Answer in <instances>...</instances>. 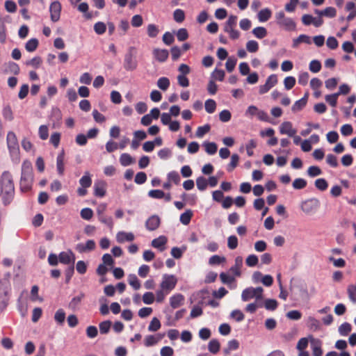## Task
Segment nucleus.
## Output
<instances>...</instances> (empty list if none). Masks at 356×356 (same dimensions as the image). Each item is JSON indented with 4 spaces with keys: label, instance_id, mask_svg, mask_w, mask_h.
<instances>
[{
    "label": "nucleus",
    "instance_id": "f257e3e1",
    "mask_svg": "<svg viewBox=\"0 0 356 356\" xmlns=\"http://www.w3.org/2000/svg\"><path fill=\"white\" fill-rule=\"evenodd\" d=\"M14 195V184L10 172L2 173L0 179V196H2L4 204H8Z\"/></svg>",
    "mask_w": 356,
    "mask_h": 356
},
{
    "label": "nucleus",
    "instance_id": "f03ea898",
    "mask_svg": "<svg viewBox=\"0 0 356 356\" xmlns=\"http://www.w3.org/2000/svg\"><path fill=\"white\" fill-rule=\"evenodd\" d=\"M177 278L174 275L164 274L160 283V289L156 293V301L162 302L166 296L176 286Z\"/></svg>",
    "mask_w": 356,
    "mask_h": 356
},
{
    "label": "nucleus",
    "instance_id": "7ed1b4c3",
    "mask_svg": "<svg viewBox=\"0 0 356 356\" xmlns=\"http://www.w3.org/2000/svg\"><path fill=\"white\" fill-rule=\"evenodd\" d=\"M264 289L262 287H248L245 289L241 293V299L244 302H248L254 298L256 300L263 298Z\"/></svg>",
    "mask_w": 356,
    "mask_h": 356
},
{
    "label": "nucleus",
    "instance_id": "20e7f679",
    "mask_svg": "<svg viewBox=\"0 0 356 356\" xmlns=\"http://www.w3.org/2000/svg\"><path fill=\"white\" fill-rule=\"evenodd\" d=\"M80 187L77 189V194L83 197L87 195V188L92 184V178L89 172H85L83 176L79 179Z\"/></svg>",
    "mask_w": 356,
    "mask_h": 356
},
{
    "label": "nucleus",
    "instance_id": "39448f33",
    "mask_svg": "<svg viewBox=\"0 0 356 356\" xmlns=\"http://www.w3.org/2000/svg\"><path fill=\"white\" fill-rule=\"evenodd\" d=\"M319 207V202L316 199H309L303 201L300 204V209L307 215L316 212Z\"/></svg>",
    "mask_w": 356,
    "mask_h": 356
},
{
    "label": "nucleus",
    "instance_id": "423d86ee",
    "mask_svg": "<svg viewBox=\"0 0 356 356\" xmlns=\"http://www.w3.org/2000/svg\"><path fill=\"white\" fill-rule=\"evenodd\" d=\"M278 79L276 74L270 75L265 84L261 85L259 88V92L261 95L268 92L277 83Z\"/></svg>",
    "mask_w": 356,
    "mask_h": 356
},
{
    "label": "nucleus",
    "instance_id": "0eeeda50",
    "mask_svg": "<svg viewBox=\"0 0 356 356\" xmlns=\"http://www.w3.org/2000/svg\"><path fill=\"white\" fill-rule=\"evenodd\" d=\"M280 133L282 135H287L288 136H294L296 134L297 130L293 128L292 122L285 121L281 123L279 127Z\"/></svg>",
    "mask_w": 356,
    "mask_h": 356
},
{
    "label": "nucleus",
    "instance_id": "6e6552de",
    "mask_svg": "<svg viewBox=\"0 0 356 356\" xmlns=\"http://www.w3.org/2000/svg\"><path fill=\"white\" fill-rule=\"evenodd\" d=\"M49 12L51 21L56 22L59 20L61 12V4L59 1L52 2L49 7Z\"/></svg>",
    "mask_w": 356,
    "mask_h": 356
},
{
    "label": "nucleus",
    "instance_id": "1a4fd4ad",
    "mask_svg": "<svg viewBox=\"0 0 356 356\" xmlns=\"http://www.w3.org/2000/svg\"><path fill=\"white\" fill-rule=\"evenodd\" d=\"M33 177V175H22L20 180V188L22 192H28L32 186Z\"/></svg>",
    "mask_w": 356,
    "mask_h": 356
},
{
    "label": "nucleus",
    "instance_id": "9d476101",
    "mask_svg": "<svg viewBox=\"0 0 356 356\" xmlns=\"http://www.w3.org/2000/svg\"><path fill=\"white\" fill-rule=\"evenodd\" d=\"M94 195L99 197H103L106 195V183L102 180H97L95 182Z\"/></svg>",
    "mask_w": 356,
    "mask_h": 356
},
{
    "label": "nucleus",
    "instance_id": "9b49d317",
    "mask_svg": "<svg viewBox=\"0 0 356 356\" xmlns=\"http://www.w3.org/2000/svg\"><path fill=\"white\" fill-rule=\"evenodd\" d=\"M59 261L63 264H73L75 261V256L74 253L69 250L62 252L58 255Z\"/></svg>",
    "mask_w": 356,
    "mask_h": 356
},
{
    "label": "nucleus",
    "instance_id": "f8f14e48",
    "mask_svg": "<svg viewBox=\"0 0 356 356\" xmlns=\"http://www.w3.org/2000/svg\"><path fill=\"white\" fill-rule=\"evenodd\" d=\"M7 145L9 150L16 152L18 149V141L15 134L13 131H9L7 134Z\"/></svg>",
    "mask_w": 356,
    "mask_h": 356
},
{
    "label": "nucleus",
    "instance_id": "ddd939ff",
    "mask_svg": "<svg viewBox=\"0 0 356 356\" xmlns=\"http://www.w3.org/2000/svg\"><path fill=\"white\" fill-rule=\"evenodd\" d=\"M311 348L312 350L313 356H322V342L318 339L310 338Z\"/></svg>",
    "mask_w": 356,
    "mask_h": 356
},
{
    "label": "nucleus",
    "instance_id": "4468645a",
    "mask_svg": "<svg viewBox=\"0 0 356 356\" xmlns=\"http://www.w3.org/2000/svg\"><path fill=\"white\" fill-rule=\"evenodd\" d=\"M164 337V334L147 335L144 339V344L147 347L152 346L158 343Z\"/></svg>",
    "mask_w": 356,
    "mask_h": 356
},
{
    "label": "nucleus",
    "instance_id": "2eb2a0df",
    "mask_svg": "<svg viewBox=\"0 0 356 356\" xmlns=\"http://www.w3.org/2000/svg\"><path fill=\"white\" fill-rule=\"evenodd\" d=\"M137 67V61L131 53L125 56L124 67L129 71L134 70Z\"/></svg>",
    "mask_w": 356,
    "mask_h": 356
},
{
    "label": "nucleus",
    "instance_id": "dca6fc26",
    "mask_svg": "<svg viewBox=\"0 0 356 356\" xmlns=\"http://www.w3.org/2000/svg\"><path fill=\"white\" fill-rule=\"evenodd\" d=\"M95 242L93 240H88L86 243H79L76 246V250L80 252H87L93 250L95 248Z\"/></svg>",
    "mask_w": 356,
    "mask_h": 356
},
{
    "label": "nucleus",
    "instance_id": "f3484780",
    "mask_svg": "<svg viewBox=\"0 0 356 356\" xmlns=\"http://www.w3.org/2000/svg\"><path fill=\"white\" fill-rule=\"evenodd\" d=\"M243 261V257L241 256H237L234 259V266H232L229 269V271L236 277H240L241 275Z\"/></svg>",
    "mask_w": 356,
    "mask_h": 356
},
{
    "label": "nucleus",
    "instance_id": "a211bd4d",
    "mask_svg": "<svg viewBox=\"0 0 356 356\" xmlns=\"http://www.w3.org/2000/svg\"><path fill=\"white\" fill-rule=\"evenodd\" d=\"M134 238L135 236L131 232L121 231L118 232L116 234V241L120 243H122L127 241H132L134 240Z\"/></svg>",
    "mask_w": 356,
    "mask_h": 356
},
{
    "label": "nucleus",
    "instance_id": "6ab92c4d",
    "mask_svg": "<svg viewBox=\"0 0 356 356\" xmlns=\"http://www.w3.org/2000/svg\"><path fill=\"white\" fill-rule=\"evenodd\" d=\"M308 100V94H305V96L300 99L296 101L291 107V111L293 113H297L302 111L307 105Z\"/></svg>",
    "mask_w": 356,
    "mask_h": 356
},
{
    "label": "nucleus",
    "instance_id": "aec40b11",
    "mask_svg": "<svg viewBox=\"0 0 356 356\" xmlns=\"http://www.w3.org/2000/svg\"><path fill=\"white\" fill-rule=\"evenodd\" d=\"M184 297L180 293L173 295L170 298V305L173 309L178 308L184 304Z\"/></svg>",
    "mask_w": 356,
    "mask_h": 356
},
{
    "label": "nucleus",
    "instance_id": "412c9836",
    "mask_svg": "<svg viewBox=\"0 0 356 356\" xmlns=\"http://www.w3.org/2000/svg\"><path fill=\"white\" fill-rule=\"evenodd\" d=\"M167 241L168 239L165 236H160L152 241V246L162 252L165 250V245L167 243Z\"/></svg>",
    "mask_w": 356,
    "mask_h": 356
},
{
    "label": "nucleus",
    "instance_id": "4be33fe9",
    "mask_svg": "<svg viewBox=\"0 0 356 356\" xmlns=\"http://www.w3.org/2000/svg\"><path fill=\"white\" fill-rule=\"evenodd\" d=\"M65 152L64 151H61L60 153L58 154L56 159V168L58 173L59 175L62 176L64 174L65 171Z\"/></svg>",
    "mask_w": 356,
    "mask_h": 356
},
{
    "label": "nucleus",
    "instance_id": "5701e85b",
    "mask_svg": "<svg viewBox=\"0 0 356 356\" xmlns=\"http://www.w3.org/2000/svg\"><path fill=\"white\" fill-rule=\"evenodd\" d=\"M160 225V218L157 216H152L149 218L146 222V227L148 230L153 231L156 229Z\"/></svg>",
    "mask_w": 356,
    "mask_h": 356
},
{
    "label": "nucleus",
    "instance_id": "b1692460",
    "mask_svg": "<svg viewBox=\"0 0 356 356\" xmlns=\"http://www.w3.org/2000/svg\"><path fill=\"white\" fill-rule=\"evenodd\" d=\"M301 43L310 44L312 43V39L307 35L301 34L297 38L293 40L292 46L293 48H297Z\"/></svg>",
    "mask_w": 356,
    "mask_h": 356
},
{
    "label": "nucleus",
    "instance_id": "393cba45",
    "mask_svg": "<svg viewBox=\"0 0 356 356\" xmlns=\"http://www.w3.org/2000/svg\"><path fill=\"white\" fill-rule=\"evenodd\" d=\"M154 58L159 62H164L168 58V51L166 49H155L153 51Z\"/></svg>",
    "mask_w": 356,
    "mask_h": 356
},
{
    "label": "nucleus",
    "instance_id": "a878e982",
    "mask_svg": "<svg viewBox=\"0 0 356 356\" xmlns=\"http://www.w3.org/2000/svg\"><path fill=\"white\" fill-rule=\"evenodd\" d=\"M223 29L232 40H237L241 35L240 32L236 29V26H224Z\"/></svg>",
    "mask_w": 356,
    "mask_h": 356
},
{
    "label": "nucleus",
    "instance_id": "bb28decb",
    "mask_svg": "<svg viewBox=\"0 0 356 356\" xmlns=\"http://www.w3.org/2000/svg\"><path fill=\"white\" fill-rule=\"evenodd\" d=\"M280 26L287 31H293L296 27V22L290 17H286L282 22H280Z\"/></svg>",
    "mask_w": 356,
    "mask_h": 356
},
{
    "label": "nucleus",
    "instance_id": "cd10ccee",
    "mask_svg": "<svg viewBox=\"0 0 356 356\" xmlns=\"http://www.w3.org/2000/svg\"><path fill=\"white\" fill-rule=\"evenodd\" d=\"M271 10L269 8H264L259 12L258 19L260 22H265L271 17Z\"/></svg>",
    "mask_w": 356,
    "mask_h": 356
},
{
    "label": "nucleus",
    "instance_id": "c85d7f7f",
    "mask_svg": "<svg viewBox=\"0 0 356 356\" xmlns=\"http://www.w3.org/2000/svg\"><path fill=\"white\" fill-rule=\"evenodd\" d=\"M120 163L122 166H128L134 163V159L128 153H123L120 156Z\"/></svg>",
    "mask_w": 356,
    "mask_h": 356
},
{
    "label": "nucleus",
    "instance_id": "c756f323",
    "mask_svg": "<svg viewBox=\"0 0 356 356\" xmlns=\"http://www.w3.org/2000/svg\"><path fill=\"white\" fill-rule=\"evenodd\" d=\"M202 145L208 154L213 155L217 152V145L213 142L205 141L203 143Z\"/></svg>",
    "mask_w": 356,
    "mask_h": 356
},
{
    "label": "nucleus",
    "instance_id": "7c9ffc66",
    "mask_svg": "<svg viewBox=\"0 0 356 356\" xmlns=\"http://www.w3.org/2000/svg\"><path fill=\"white\" fill-rule=\"evenodd\" d=\"M193 216V213L191 209H187L184 213L180 216V222L184 225H188Z\"/></svg>",
    "mask_w": 356,
    "mask_h": 356
},
{
    "label": "nucleus",
    "instance_id": "2f4dec72",
    "mask_svg": "<svg viewBox=\"0 0 356 356\" xmlns=\"http://www.w3.org/2000/svg\"><path fill=\"white\" fill-rule=\"evenodd\" d=\"M55 321L60 325H62L65 320V312L63 309H58L54 314Z\"/></svg>",
    "mask_w": 356,
    "mask_h": 356
},
{
    "label": "nucleus",
    "instance_id": "473e14b6",
    "mask_svg": "<svg viewBox=\"0 0 356 356\" xmlns=\"http://www.w3.org/2000/svg\"><path fill=\"white\" fill-rule=\"evenodd\" d=\"M225 76V73L222 70L216 68L211 73V80L222 81Z\"/></svg>",
    "mask_w": 356,
    "mask_h": 356
},
{
    "label": "nucleus",
    "instance_id": "72a5a7b5",
    "mask_svg": "<svg viewBox=\"0 0 356 356\" xmlns=\"http://www.w3.org/2000/svg\"><path fill=\"white\" fill-rule=\"evenodd\" d=\"M252 33L258 39H263L267 35V30L262 26H258L252 30Z\"/></svg>",
    "mask_w": 356,
    "mask_h": 356
},
{
    "label": "nucleus",
    "instance_id": "f704fd0d",
    "mask_svg": "<svg viewBox=\"0 0 356 356\" xmlns=\"http://www.w3.org/2000/svg\"><path fill=\"white\" fill-rule=\"evenodd\" d=\"M220 348V343L217 339H212L209 341L208 345L209 350L213 353L216 354Z\"/></svg>",
    "mask_w": 356,
    "mask_h": 356
},
{
    "label": "nucleus",
    "instance_id": "c9c22d12",
    "mask_svg": "<svg viewBox=\"0 0 356 356\" xmlns=\"http://www.w3.org/2000/svg\"><path fill=\"white\" fill-rule=\"evenodd\" d=\"M129 284L135 289L138 290L140 288V283L138 277L134 274H130L128 276Z\"/></svg>",
    "mask_w": 356,
    "mask_h": 356
},
{
    "label": "nucleus",
    "instance_id": "e433bc0d",
    "mask_svg": "<svg viewBox=\"0 0 356 356\" xmlns=\"http://www.w3.org/2000/svg\"><path fill=\"white\" fill-rule=\"evenodd\" d=\"M211 130V126L209 124H205L202 127H199L197 129L195 136L199 138H202L206 134L209 133Z\"/></svg>",
    "mask_w": 356,
    "mask_h": 356
},
{
    "label": "nucleus",
    "instance_id": "4c0bfd02",
    "mask_svg": "<svg viewBox=\"0 0 356 356\" xmlns=\"http://www.w3.org/2000/svg\"><path fill=\"white\" fill-rule=\"evenodd\" d=\"M38 286H33L31 291L30 299L32 302H42V298L38 294Z\"/></svg>",
    "mask_w": 356,
    "mask_h": 356
},
{
    "label": "nucleus",
    "instance_id": "58836bf2",
    "mask_svg": "<svg viewBox=\"0 0 356 356\" xmlns=\"http://www.w3.org/2000/svg\"><path fill=\"white\" fill-rule=\"evenodd\" d=\"M38 40L35 38H32L26 43L25 48L29 52L34 51L38 46Z\"/></svg>",
    "mask_w": 356,
    "mask_h": 356
},
{
    "label": "nucleus",
    "instance_id": "ea45409f",
    "mask_svg": "<svg viewBox=\"0 0 356 356\" xmlns=\"http://www.w3.org/2000/svg\"><path fill=\"white\" fill-rule=\"evenodd\" d=\"M237 63V59L234 56H230L227 58L225 63V67L227 72H232Z\"/></svg>",
    "mask_w": 356,
    "mask_h": 356
},
{
    "label": "nucleus",
    "instance_id": "a19ab883",
    "mask_svg": "<svg viewBox=\"0 0 356 356\" xmlns=\"http://www.w3.org/2000/svg\"><path fill=\"white\" fill-rule=\"evenodd\" d=\"M170 83V80L167 77H161L157 81V86L164 91L169 88Z\"/></svg>",
    "mask_w": 356,
    "mask_h": 356
},
{
    "label": "nucleus",
    "instance_id": "79ce46f5",
    "mask_svg": "<svg viewBox=\"0 0 356 356\" xmlns=\"http://www.w3.org/2000/svg\"><path fill=\"white\" fill-rule=\"evenodd\" d=\"M161 326L160 321L157 318L154 317L148 326V330L149 332H156L161 328Z\"/></svg>",
    "mask_w": 356,
    "mask_h": 356
},
{
    "label": "nucleus",
    "instance_id": "37998d69",
    "mask_svg": "<svg viewBox=\"0 0 356 356\" xmlns=\"http://www.w3.org/2000/svg\"><path fill=\"white\" fill-rule=\"evenodd\" d=\"M338 94L334 93L331 95H327L325 97V102L332 107H336L337 104Z\"/></svg>",
    "mask_w": 356,
    "mask_h": 356
},
{
    "label": "nucleus",
    "instance_id": "c03bdc74",
    "mask_svg": "<svg viewBox=\"0 0 356 356\" xmlns=\"http://www.w3.org/2000/svg\"><path fill=\"white\" fill-rule=\"evenodd\" d=\"M307 126L308 127L307 129L302 130L300 132V134L302 136H308L312 131L313 129H318L320 128V124L318 123H312V122H307Z\"/></svg>",
    "mask_w": 356,
    "mask_h": 356
},
{
    "label": "nucleus",
    "instance_id": "a18cd8bd",
    "mask_svg": "<svg viewBox=\"0 0 356 356\" xmlns=\"http://www.w3.org/2000/svg\"><path fill=\"white\" fill-rule=\"evenodd\" d=\"M238 161L239 156L236 154H232L231 156L230 163L227 167V170L229 172H232L238 165Z\"/></svg>",
    "mask_w": 356,
    "mask_h": 356
},
{
    "label": "nucleus",
    "instance_id": "49530a36",
    "mask_svg": "<svg viewBox=\"0 0 356 356\" xmlns=\"http://www.w3.org/2000/svg\"><path fill=\"white\" fill-rule=\"evenodd\" d=\"M239 348V342L236 339L230 340L227 343V348L225 349V354H229L232 350H236Z\"/></svg>",
    "mask_w": 356,
    "mask_h": 356
},
{
    "label": "nucleus",
    "instance_id": "de8ad7c7",
    "mask_svg": "<svg viewBox=\"0 0 356 356\" xmlns=\"http://www.w3.org/2000/svg\"><path fill=\"white\" fill-rule=\"evenodd\" d=\"M186 246H183L182 248L174 247L171 250V254L175 259H179L182 257V254L186 251Z\"/></svg>",
    "mask_w": 356,
    "mask_h": 356
},
{
    "label": "nucleus",
    "instance_id": "09e8293b",
    "mask_svg": "<svg viewBox=\"0 0 356 356\" xmlns=\"http://www.w3.org/2000/svg\"><path fill=\"white\" fill-rule=\"evenodd\" d=\"M307 324L311 330H317L320 328V322L314 317L309 316L307 318Z\"/></svg>",
    "mask_w": 356,
    "mask_h": 356
},
{
    "label": "nucleus",
    "instance_id": "8fccbe9b",
    "mask_svg": "<svg viewBox=\"0 0 356 356\" xmlns=\"http://www.w3.org/2000/svg\"><path fill=\"white\" fill-rule=\"evenodd\" d=\"M22 175H33L32 172V164L29 161H24L22 163Z\"/></svg>",
    "mask_w": 356,
    "mask_h": 356
},
{
    "label": "nucleus",
    "instance_id": "3c124183",
    "mask_svg": "<svg viewBox=\"0 0 356 356\" xmlns=\"http://www.w3.org/2000/svg\"><path fill=\"white\" fill-rule=\"evenodd\" d=\"M94 31L97 34L102 35L106 31V25L102 22H98L94 25Z\"/></svg>",
    "mask_w": 356,
    "mask_h": 356
},
{
    "label": "nucleus",
    "instance_id": "603ef678",
    "mask_svg": "<svg viewBox=\"0 0 356 356\" xmlns=\"http://www.w3.org/2000/svg\"><path fill=\"white\" fill-rule=\"evenodd\" d=\"M246 49L250 53H255L259 50V44L255 40H249L246 43Z\"/></svg>",
    "mask_w": 356,
    "mask_h": 356
},
{
    "label": "nucleus",
    "instance_id": "864d4df0",
    "mask_svg": "<svg viewBox=\"0 0 356 356\" xmlns=\"http://www.w3.org/2000/svg\"><path fill=\"white\" fill-rule=\"evenodd\" d=\"M351 325L348 323L341 324L339 327V332L342 336L348 335L351 331Z\"/></svg>",
    "mask_w": 356,
    "mask_h": 356
},
{
    "label": "nucleus",
    "instance_id": "5fc2aeb1",
    "mask_svg": "<svg viewBox=\"0 0 356 356\" xmlns=\"http://www.w3.org/2000/svg\"><path fill=\"white\" fill-rule=\"evenodd\" d=\"M197 187L200 191H204L208 186V181L204 177H199L196 179Z\"/></svg>",
    "mask_w": 356,
    "mask_h": 356
},
{
    "label": "nucleus",
    "instance_id": "6e6d98bb",
    "mask_svg": "<svg viewBox=\"0 0 356 356\" xmlns=\"http://www.w3.org/2000/svg\"><path fill=\"white\" fill-rule=\"evenodd\" d=\"M168 180L175 184H179L180 182V176L177 172L171 171L168 174Z\"/></svg>",
    "mask_w": 356,
    "mask_h": 356
},
{
    "label": "nucleus",
    "instance_id": "4d7b16f0",
    "mask_svg": "<svg viewBox=\"0 0 356 356\" xmlns=\"http://www.w3.org/2000/svg\"><path fill=\"white\" fill-rule=\"evenodd\" d=\"M315 186L320 191H324L327 188L328 184L325 179L319 178L315 181Z\"/></svg>",
    "mask_w": 356,
    "mask_h": 356
},
{
    "label": "nucleus",
    "instance_id": "13d9d810",
    "mask_svg": "<svg viewBox=\"0 0 356 356\" xmlns=\"http://www.w3.org/2000/svg\"><path fill=\"white\" fill-rule=\"evenodd\" d=\"M205 110L209 113H213L216 108V102L213 99H207L205 102Z\"/></svg>",
    "mask_w": 356,
    "mask_h": 356
},
{
    "label": "nucleus",
    "instance_id": "bf43d9fd",
    "mask_svg": "<svg viewBox=\"0 0 356 356\" xmlns=\"http://www.w3.org/2000/svg\"><path fill=\"white\" fill-rule=\"evenodd\" d=\"M259 259L255 254H250L245 259V264L249 267H254L257 265Z\"/></svg>",
    "mask_w": 356,
    "mask_h": 356
},
{
    "label": "nucleus",
    "instance_id": "052dcab7",
    "mask_svg": "<svg viewBox=\"0 0 356 356\" xmlns=\"http://www.w3.org/2000/svg\"><path fill=\"white\" fill-rule=\"evenodd\" d=\"M156 300V297L152 292H146L143 296V301L145 304H152Z\"/></svg>",
    "mask_w": 356,
    "mask_h": 356
},
{
    "label": "nucleus",
    "instance_id": "680f3d73",
    "mask_svg": "<svg viewBox=\"0 0 356 356\" xmlns=\"http://www.w3.org/2000/svg\"><path fill=\"white\" fill-rule=\"evenodd\" d=\"M173 17L177 22L181 23L185 19V13L184 10L181 9H177L174 11Z\"/></svg>",
    "mask_w": 356,
    "mask_h": 356
},
{
    "label": "nucleus",
    "instance_id": "e2e57ef3",
    "mask_svg": "<svg viewBox=\"0 0 356 356\" xmlns=\"http://www.w3.org/2000/svg\"><path fill=\"white\" fill-rule=\"evenodd\" d=\"M309 68L311 72L317 73L321 69V63L317 60H313L310 62Z\"/></svg>",
    "mask_w": 356,
    "mask_h": 356
},
{
    "label": "nucleus",
    "instance_id": "0e129e2a",
    "mask_svg": "<svg viewBox=\"0 0 356 356\" xmlns=\"http://www.w3.org/2000/svg\"><path fill=\"white\" fill-rule=\"evenodd\" d=\"M264 307L267 310L273 311L277 307V302L274 299H266L264 301Z\"/></svg>",
    "mask_w": 356,
    "mask_h": 356
},
{
    "label": "nucleus",
    "instance_id": "69168bd1",
    "mask_svg": "<svg viewBox=\"0 0 356 356\" xmlns=\"http://www.w3.org/2000/svg\"><path fill=\"white\" fill-rule=\"evenodd\" d=\"M39 137L42 140H46L49 137V129L47 125H41L38 129Z\"/></svg>",
    "mask_w": 356,
    "mask_h": 356
},
{
    "label": "nucleus",
    "instance_id": "338daca9",
    "mask_svg": "<svg viewBox=\"0 0 356 356\" xmlns=\"http://www.w3.org/2000/svg\"><path fill=\"white\" fill-rule=\"evenodd\" d=\"M158 156L161 159H168L172 156V152L169 148L165 147L158 152Z\"/></svg>",
    "mask_w": 356,
    "mask_h": 356
},
{
    "label": "nucleus",
    "instance_id": "774afa93",
    "mask_svg": "<svg viewBox=\"0 0 356 356\" xmlns=\"http://www.w3.org/2000/svg\"><path fill=\"white\" fill-rule=\"evenodd\" d=\"M348 293L351 301L356 302V283L348 286Z\"/></svg>",
    "mask_w": 356,
    "mask_h": 356
}]
</instances>
